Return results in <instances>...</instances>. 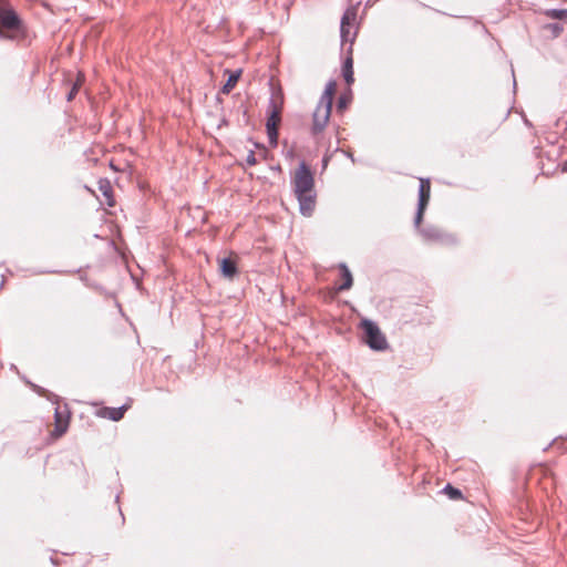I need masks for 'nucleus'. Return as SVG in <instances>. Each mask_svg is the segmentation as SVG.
Returning <instances> with one entry per match:
<instances>
[{"instance_id":"nucleus-10","label":"nucleus","mask_w":567,"mask_h":567,"mask_svg":"<svg viewBox=\"0 0 567 567\" xmlns=\"http://www.w3.org/2000/svg\"><path fill=\"white\" fill-rule=\"evenodd\" d=\"M127 405L124 404L120 408H105L103 410V416L112 420V421H120L123 416H124V413L125 411L127 410Z\"/></svg>"},{"instance_id":"nucleus-11","label":"nucleus","mask_w":567,"mask_h":567,"mask_svg":"<svg viewBox=\"0 0 567 567\" xmlns=\"http://www.w3.org/2000/svg\"><path fill=\"white\" fill-rule=\"evenodd\" d=\"M240 74H241V70H236L234 72H229L228 79H227L226 83L223 85V87L220 89V92L223 94H229L231 92V90L235 87V85L237 84V82L240 78Z\"/></svg>"},{"instance_id":"nucleus-12","label":"nucleus","mask_w":567,"mask_h":567,"mask_svg":"<svg viewBox=\"0 0 567 567\" xmlns=\"http://www.w3.org/2000/svg\"><path fill=\"white\" fill-rule=\"evenodd\" d=\"M342 75H343L347 84L350 85L353 83V81H354V79H353V60H352L351 54L349 56H347V59L343 62Z\"/></svg>"},{"instance_id":"nucleus-14","label":"nucleus","mask_w":567,"mask_h":567,"mask_svg":"<svg viewBox=\"0 0 567 567\" xmlns=\"http://www.w3.org/2000/svg\"><path fill=\"white\" fill-rule=\"evenodd\" d=\"M54 416H55V433L58 435H62L63 433L66 432L68 420L62 419L58 409L55 410Z\"/></svg>"},{"instance_id":"nucleus-8","label":"nucleus","mask_w":567,"mask_h":567,"mask_svg":"<svg viewBox=\"0 0 567 567\" xmlns=\"http://www.w3.org/2000/svg\"><path fill=\"white\" fill-rule=\"evenodd\" d=\"M420 233L426 240L455 243V239L452 235L443 234L439 228L434 226L424 227L420 229Z\"/></svg>"},{"instance_id":"nucleus-17","label":"nucleus","mask_w":567,"mask_h":567,"mask_svg":"<svg viewBox=\"0 0 567 567\" xmlns=\"http://www.w3.org/2000/svg\"><path fill=\"white\" fill-rule=\"evenodd\" d=\"M444 492L452 498V499H458L462 497V492L458 488L453 487L452 485L447 484L444 487Z\"/></svg>"},{"instance_id":"nucleus-16","label":"nucleus","mask_w":567,"mask_h":567,"mask_svg":"<svg viewBox=\"0 0 567 567\" xmlns=\"http://www.w3.org/2000/svg\"><path fill=\"white\" fill-rule=\"evenodd\" d=\"M100 190L102 194L106 197L109 206H113V199H112V187L109 182H105V184H100Z\"/></svg>"},{"instance_id":"nucleus-13","label":"nucleus","mask_w":567,"mask_h":567,"mask_svg":"<svg viewBox=\"0 0 567 567\" xmlns=\"http://www.w3.org/2000/svg\"><path fill=\"white\" fill-rule=\"evenodd\" d=\"M340 270H341V276L343 278V282L342 285L339 287V290H348L352 287V284H353V278H352V275L349 270V268L347 267L346 264H340Z\"/></svg>"},{"instance_id":"nucleus-22","label":"nucleus","mask_w":567,"mask_h":567,"mask_svg":"<svg viewBox=\"0 0 567 567\" xmlns=\"http://www.w3.org/2000/svg\"><path fill=\"white\" fill-rule=\"evenodd\" d=\"M563 171H564V172H567V161H566V162H564V164H563Z\"/></svg>"},{"instance_id":"nucleus-1","label":"nucleus","mask_w":567,"mask_h":567,"mask_svg":"<svg viewBox=\"0 0 567 567\" xmlns=\"http://www.w3.org/2000/svg\"><path fill=\"white\" fill-rule=\"evenodd\" d=\"M292 192L302 216L310 217L316 207L315 177L306 162H300L291 177Z\"/></svg>"},{"instance_id":"nucleus-7","label":"nucleus","mask_w":567,"mask_h":567,"mask_svg":"<svg viewBox=\"0 0 567 567\" xmlns=\"http://www.w3.org/2000/svg\"><path fill=\"white\" fill-rule=\"evenodd\" d=\"M355 19V12L347 10L344 14L342 16L341 23H340V37L342 44L349 42V53H351V45L355 39V32H351V20Z\"/></svg>"},{"instance_id":"nucleus-15","label":"nucleus","mask_w":567,"mask_h":567,"mask_svg":"<svg viewBox=\"0 0 567 567\" xmlns=\"http://www.w3.org/2000/svg\"><path fill=\"white\" fill-rule=\"evenodd\" d=\"M545 16L554 20L567 21V9H548Z\"/></svg>"},{"instance_id":"nucleus-6","label":"nucleus","mask_w":567,"mask_h":567,"mask_svg":"<svg viewBox=\"0 0 567 567\" xmlns=\"http://www.w3.org/2000/svg\"><path fill=\"white\" fill-rule=\"evenodd\" d=\"M431 194V185L427 178H420V187H419V203L414 218V226L420 228L424 210L429 204Z\"/></svg>"},{"instance_id":"nucleus-4","label":"nucleus","mask_w":567,"mask_h":567,"mask_svg":"<svg viewBox=\"0 0 567 567\" xmlns=\"http://www.w3.org/2000/svg\"><path fill=\"white\" fill-rule=\"evenodd\" d=\"M284 105V93L279 87L277 91L272 92V95L268 103V116L266 121V130L269 140V144L271 146H277L278 144V125L281 121V111Z\"/></svg>"},{"instance_id":"nucleus-2","label":"nucleus","mask_w":567,"mask_h":567,"mask_svg":"<svg viewBox=\"0 0 567 567\" xmlns=\"http://www.w3.org/2000/svg\"><path fill=\"white\" fill-rule=\"evenodd\" d=\"M337 83L329 81L326 84L324 91L318 102V105L312 114V127L311 132L313 135L320 134L331 115L332 101L336 93Z\"/></svg>"},{"instance_id":"nucleus-21","label":"nucleus","mask_w":567,"mask_h":567,"mask_svg":"<svg viewBox=\"0 0 567 567\" xmlns=\"http://www.w3.org/2000/svg\"><path fill=\"white\" fill-rule=\"evenodd\" d=\"M549 27L555 33H559L563 31V27L558 23H551Z\"/></svg>"},{"instance_id":"nucleus-20","label":"nucleus","mask_w":567,"mask_h":567,"mask_svg":"<svg viewBox=\"0 0 567 567\" xmlns=\"http://www.w3.org/2000/svg\"><path fill=\"white\" fill-rule=\"evenodd\" d=\"M347 99L344 96H340L339 100H338V110H342L344 107H347Z\"/></svg>"},{"instance_id":"nucleus-19","label":"nucleus","mask_w":567,"mask_h":567,"mask_svg":"<svg viewBox=\"0 0 567 567\" xmlns=\"http://www.w3.org/2000/svg\"><path fill=\"white\" fill-rule=\"evenodd\" d=\"M246 163L249 165V166H254L257 164V159H256V156H255V153L252 151H250L246 157Z\"/></svg>"},{"instance_id":"nucleus-18","label":"nucleus","mask_w":567,"mask_h":567,"mask_svg":"<svg viewBox=\"0 0 567 567\" xmlns=\"http://www.w3.org/2000/svg\"><path fill=\"white\" fill-rule=\"evenodd\" d=\"M80 86H81L80 81H78V82H75V83L73 84V86H72V87H71V90H70V92H69V93H68V95H66V100H68V101H72V100L75 97V95H76V94H78V92H79Z\"/></svg>"},{"instance_id":"nucleus-3","label":"nucleus","mask_w":567,"mask_h":567,"mask_svg":"<svg viewBox=\"0 0 567 567\" xmlns=\"http://www.w3.org/2000/svg\"><path fill=\"white\" fill-rule=\"evenodd\" d=\"M25 29L19 14L9 6L0 7V39L16 41L24 35Z\"/></svg>"},{"instance_id":"nucleus-9","label":"nucleus","mask_w":567,"mask_h":567,"mask_svg":"<svg viewBox=\"0 0 567 567\" xmlns=\"http://www.w3.org/2000/svg\"><path fill=\"white\" fill-rule=\"evenodd\" d=\"M219 261V271L223 277L233 279L238 274V267L235 259L227 257L221 258Z\"/></svg>"},{"instance_id":"nucleus-5","label":"nucleus","mask_w":567,"mask_h":567,"mask_svg":"<svg viewBox=\"0 0 567 567\" xmlns=\"http://www.w3.org/2000/svg\"><path fill=\"white\" fill-rule=\"evenodd\" d=\"M361 326L365 336V342L372 350L383 351L388 348L386 339L377 323L365 319Z\"/></svg>"}]
</instances>
